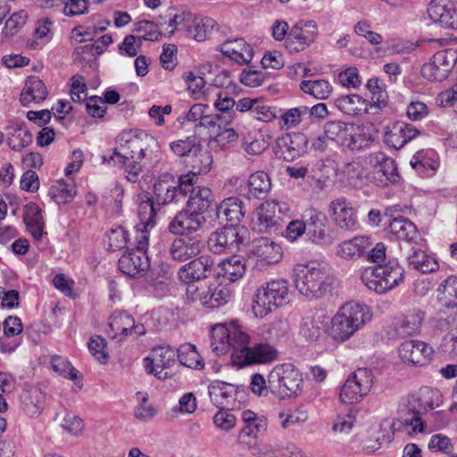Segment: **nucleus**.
<instances>
[{"label": "nucleus", "instance_id": "nucleus-1", "mask_svg": "<svg viewBox=\"0 0 457 457\" xmlns=\"http://www.w3.org/2000/svg\"><path fill=\"white\" fill-rule=\"evenodd\" d=\"M249 336L244 331L233 328L228 329L219 324L211 331V347L216 355L231 352V361L237 367L255 364H266L278 357L277 349L269 343H256L249 345Z\"/></svg>", "mask_w": 457, "mask_h": 457}, {"label": "nucleus", "instance_id": "nucleus-2", "mask_svg": "<svg viewBox=\"0 0 457 457\" xmlns=\"http://www.w3.org/2000/svg\"><path fill=\"white\" fill-rule=\"evenodd\" d=\"M117 147L110 160L120 164L130 182H137L143 167L159 162L162 159L158 140L145 131H122L117 137Z\"/></svg>", "mask_w": 457, "mask_h": 457}, {"label": "nucleus", "instance_id": "nucleus-3", "mask_svg": "<svg viewBox=\"0 0 457 457\" xmlns=\"http://www.w3.org/2000/svg\"><path fill=\"white\" fill-rule=\"evenodd\" d=\"M140 222L135 227L136 247L124 253L119 260L120 270L129 277L143 276L150 267L146 254L149 245L148 228L154 225L155 210L152 200L142 201L138 206Z\"/></svg>", "mask_w": 457, "mask_h": 457}, {"label": "nucleus", "instance_id": "nucleus-4", "mask_svg": "<svg viewBox=\"0 0 457 457\" xmlns=\"http://www.w3.org/2000/svg\"><path fill=\"white\" fill-rule=\"evenodd\" d=\"M293 280L298 292L309 298H320L331 287L329 269L319 262L298 263L293 270Z\"/></svg>", "mask_w": 457, "mask_h": 457}, {"label": "nucleus", "instance_id": "nucleus-5", "mask_svg": "<svg viewBox=\"0 0 457 457\" xmlns=\"http://www.w3.org/2000/svg\"><path fill=\"white\" fill-rule=\"evenodd\" d=\"M371 318L369 307L357 302L343 304L331 319L330 335L339 341H345L354 335Z\"/></svg>", "mask_w": 457, "mask_h": 457}, {"label": "nucleus", "instance_id": "nucleus-6", "mask_svg": "<svg viewBox=\"0 0 457 457\" xmlns=\"http://www.w3.org/2000/svg\"><path fill=\"white\" fill-rule=\"evenodd\" d=\"M404 278L403 268L395 261L383 265L366 268L361 275V282L378 294H386L399 286Z\"/></svg>", "mask_w": 457, "mask_h": 457}, {"label": "nucleus", "instance_id": "nucleus-7", "mask_svg": "<svg viewBox=\"0 0 457 457\" xmlns=\"http://www.w3.org/2000/svg\"><path fill=\"white\" fill-rule=\"evenodd\" d=\"M289 302L288 283L284 279L271 280L256 290L253 312L256 317H264L273 308L283 306Z\"/></svg>", "mask_w": 457, "mask_h": 457}, {"label": "nucleus", "instance_id": "nucleus-8", "mask_svg": "<svg viewBox=\"0 0 457 457\" xmlns=\"http://www.w3.org/2000/svg\"><path fill=\"white\" fill-rule=\"evenodd\" d=\"M216 22L211 18H195L190 12H180L175 14L169 20L168 27L171 28L168 31L170 35L174 30L182 31L185 36L197 41H204L209 38Z\"/></svg>", "mask_w": 457, "mask_h": 457}, {"label": "nucleus", "instance_id": "nucleus-9", "mask_svg": "<svg viewBox=\"0 0 457 457\" xmlns=\"http://www.w3.org/2000/svg\"><path fill=\"white\" fill-rule=\"evenodd\" d=\"M269 388L279 397H292L300 391L302 378L299 371L290 363L276 366L268 377Z\"/></svg>", "mask_w": 457, "mask_h": 457}, {"label": "nucleus", "instance_id": "nucleus-10", "mask_svg": "<svg viewBox=\"0 0 457 457\" xmlns=\"http://www.w3.org/2000/svg\"><path fill=\"white\" fill-rule=\"evenodd\" d=\"M373 373L370 370L358 369L348 377L343 385L339 397L345 403L359 402L367 395L373 386Z\"/></svg>", "mask_w": 457, "mask_h": 457}, {"label": "nucleus", "instance_id": "nucleus-11", "mask_svg": "<svg viewBox=\"0 0 457 457\" xmlns=\"http://www.w3.org/2000/svg\"><path fill=\"white\" fill-rule=\"evenodd\" d=\"M241 228L230 225L217 228L212 232L208 241V249L214 254L234 253L244 242Z\"/></svg>", "mask_w": 457, "mask_h": 457}, {"label": "nucleus", "instance_id": "nucleus-12", "mask_svg": "<svg viewBox=\"0 0 457 457\" xmlns=\"http://www.w3.org/2000/svg\"><path fill=\"white\" fill-rule=\"evenodd\" d=\"M318 33L316 21H299L291 28L285 46L291 53L303 51L316 40Z\"/></svg>", "mask_w": 457, "mask_h": 457}, {"label": "nucleus", "instance_id": "nucleus-13", "mask_svg": "<svg viewBox=\"0 0 457 457\" xmlns=\"http://www.w3.org/2000/svg\"><path fill=\"white\" fill-rule=\"evenodd\" d=\"M420 408V405L413 394L402 399L397 411L398 418L393 422L392 428L400 429L402 427H405L411 428L412 433L422 432L424 423L420 416L423 412Z\"/></svg>", "mask_w": 457, "mask_h": 457}, {"label": "nucleus", "instance_id": "nucleus-14", "mask_svg": "<svg viewBox=\"0 0 457 457\" xmlns=\"http://www.w3.org/2000/svg\"><path fill=\"white\" fill-rule=\"evenodd\" d=\"M324 134L330 141H335L341 146L351 150H359L361 144L359 142L360 135L356 134L353 123L341 120H329L324 124Z\"/></svg>", "mask_w": 457, "mask_h": 457}, {"label": "nucleus", "instance_id": "nucleus-15", "mask_svg": "<svg viewBox=\"0 0 457 457\" xmlns=\"http://www.w3.org/2000/svg\"><path fill=\"white\" fill-rule=\"evenodd\" d=\"M282 212L280 204L277 201L262 203L253 213V229L260 232H277L281 227L280 217L276 214Z\"/></svg>", "mask_w": 457, "mask_h": 457}, {"label": "nucleus", "instance_id": "nucleus-16", "mask_svg": "<svg viewBox=\"0 0 457 457\" xmlns=\"http://www.w3.org/2000/svg\"><path fill=\"white\" fill-rule=\"evenodd\" d=\"M306 230L313 243L330 245L334 238L325 213L316 209H308L304 212Z\"/></svg>", "mask_w": 457, "mask_h": 457}, {"label": "nucleus", "instance_id": "nucleus-17", "mask_svg": "<svg viewBox=\"0 0 457 457\" xmlns=\"http://www.w3.org/2000/svg\"><path fill=\"white\" fill-rule=\"evenodd\" d=\"M251 253L259 270L277 264L283 258L282 247L269 237L253 240Z\"/></svg>", "mask_w": 457, "mask_h": 457}, {"label": "nucleus", "instance_id": "nucleus-18", "mask_svg": "<svg viewBox=\"0 0 457 457\" xmlns=\"http://www.w3.org/2000/svg\"><path fill=\"white\" fill-rule=\"evenodd\" d=\"M308 140L303 133L285 134L276 140L274 153L279 159L292 162L306 151Z\"/></svg>", "mask_w": 457, "mask_h": 457}, {"label": "nucleus", "instance_id": "nucleus-19", "mask_svg": "<svg viewBox=\"0 0 457 457\" xmlns=\"http://www.w3.org/2000/svg\"><path fill=\"white\" fill-rule=\"evenodd\" d=\"M215 270L214 261L209 254H204L183 265L178 271L179 280L186 284L211 277Z\"/></svg>", "mask_w": 457, "mask_h": 457}, {"label": "nucleus", "instance_id": "nucleus-20", "mask_svg": "<svg viewBox=\"0 0 457 457\" xmlns=\"http://www.w3.org/2000/svg\"><path fill=\"white\" fill-rule=\"evenodd\" d=\"M176 349L170 345H162L153 349L151 357L145 359V369L158 378H166L168 372L164 371L176 362Z\"/></svg>", "mask_w": 457, "mask_h": 457}, {"label": "nucleus", "instance_id": "nucleus-21", "mask_svg": "<svg viewBox=\"0 0 457 457\" xmlns=\"http://www.w3.org/2000/svg\"><path fill=\"white\" fill-rule=\"evenodd\" d=\"M181 176L175 179L173 175L164 173L154 184V193L158 204H167L179 195L185 197L190 190H182Z\"/></svg>", "mask_w": 457, "mask_h": 457}, {"label": "nucleus", "instance_id": "nucleus-22", "mask_svg": "<svg viewBox=\"0 0 457 457\" xmlns=\"http://www.w3.org/2000/svg\"><path fill=\"white\" fill-rule=\"evenodd\" d=\"M204 241L199 234L181 237L173 240L170 246V255L174 261L186 262L197 256L204 248Z\"/></svg>", "mask_w": 457, "mask_h": 457}, {"label": "nucleus", "instance_id": "nucleus-23", "mask_svg": "<svg viewBox=\"0 0 457 457\" xmlns=\"http://www.w3.org/2000/svg\"><path fill=\"white\" fill-rule=\"evenodd\" d=\"M367 160L368 163L374 169L376 178L381 186L398 181L399 174L395 160L381 152L370 154Z\"/></svg>", "mask_w": 457, "mask_h": 457}, {"label": "nucleus", "instance_id": "nucleus-24", "mask_svg": "<svg viewBox=\"0 0 457 457\" xmlns=\"http://www.w3.org/2000/svg\"><path fill=\"white\" fill-rule=\"evenodd\" d=\"M205 222L206 218L204 216H199L187 209L172 218L168 228L174 235L191 237V234H197V231L202 228Z\"/></svg>", "mask_w": 457, "mask_h": 457}, {"label": "nucleus", "instance_id": "nucleus-25", "mask_svg": "<svg viewBox=\"0 0 457 457\" xmlns=\"http://www.w3.org/2000/svg\"><path fill=\"white\" fill-rule=\"evenodd\" d=\"M400 358L413 365L427 364L433 353V348L420 340H407L401 344L398 349Z\"/></svg>", "mask_w": 457, "mask_h": 457}, {"label": "nucleus", "instance_id": "nucleus-26", "mask_svg": "<svg viewBox=\"0 0 457 457\" xmlns=\"http://www.w3.org/2000/svg\"><path fill=\"white\" fill-rule=\"evenodd\" d=\"M420 134V130L412 124L395 121L386 127L384 140L388 146L400 149Z\"/></svg>", "mask_w": 457, "mask_h": 457}, {"label": "nucleus", "instance_id": "nucleus-27", "mask_svg": "<svg viewBox=\"0 0 457 457\" xmlns=\"http://www.w3.org/2000/svg\"><path fill=\"white\" fill-rule=\"evenodd\" d=\"M212 162V155L209 152L204 151L202 145H200V150L193 153L190 156L188 165L191 167V170L181 175L182 190H191L195 184L196 176L201 173H207L211 169Z\"/></svg>", "mask_w": 457, "mask_h": 457}, {"label": "nucleus", "instance_id": "nucleus-28", "mask_svg": "<svg viewBox=\"0 0 457 457\" xmlns=\"http://www.w3.org/2000/svg\"><path fill=\"white\" fill-rule=\"evenodd\" d=\"M425 313L418 309H412L398 316L393 322L395 334L398 337H413L420 332Z\"/></svg>", "mask_w": 457, "mask_h": 457}, {"label": "nucleus", "instance_id": "nucleus-29", "mask_svg": "<svg viewBox=\"0 0 457 457\" xmlns=\"http://www.w3.org/2000/svg\"><path fill=\"white\" fill-rule=\"evenodd\" d=\"M372 245L369 237L356 236L338 244L336 247V255L345 261H356L364 258Z\"/></svg>", "mask_w": 457, "mask_h": 457}, {"label": "nucleus", "instance_id": "nucleus-30", "mask_svg": "<svg viewBox=\"0 0 457 457\" xmlns=\"http://www.w3.org/2000/svg\"><path fill=\"white\" fill-rule=\"evenodd\" d=\"M239 387L221 380H214L208 386V393L212 403L221 409L234 408Z\"/></svg>", "mask_w": 457, "mask_h": 457}, {"label": "nucleus", "instance_id": "nucleus-31", "mask_svg": "<svg viewBox=\"0 0 457 457\" xmlns=\"http://www.w3.org/2000/svg\"><path fill=\"white\" fill-rule=\"evenodd\" d=\"M330 211L335 223L342 229L354 231L358 228L356 211L345 198H337L331 202Z\"/></svg>", "mask_w": 457, "mask_h": 457}, {"label": "nucleus", "instance_id": "nucleus-32", "mask_svg": "<svg viewBox=\"0 0 457 457\" xmlns=\"http://www.w3.org/2000/svg\"><path fill=\"white\" fill-rule=\"evenodd\" d=\"M328 320V316L322 311L306 313L300 325V335L307 341H318L325 333Z\"/></svg>", "mask_w": 457, "mask_h": 457}, {"label": "nucleus", "instance_id": "nucleus-33", "mask_svg": "<svg viewBox=\"0 0 457 457\" xmlns=\"http://www.w3.org/2000/svg\"><path fill=\"white\" fill-rule=\"evenodd\" d=\"M218 50L239 65L249 63L253 56V47L244 38L226 40Z\"/></svg>", "mask_w": 457, "mask_h": 457}, {"label": "nucleus", "instance_id": "nucleus-34", "mask_svg": "<svg viewBox=\"0 0 457 457\" xmlns=\"http://www.w3.org/2000/svg\"><path fill=\"white\" fill-rule=\"evenodd\" d=\"M455 12V4L451 0H431L428 7V16L434 22L450 29H453Z\"/></svg>", "mask_w": 457, "mask_h": 457}, {"label": "nucleus", "instance_id": "nucleus-35", "mask_svg": "<svg viewBox=\"0 0 457 457\" xmlns=\"http://www.w3.org/2000/svg\"><path fill=\"white\" fill-rule=\"evenodd\" d=\"M190 196L187 203V209L199 216H204L209 210L215 208L213 195L210 188L205 187H195L188 192Z\"/></svg>", "mask_w": 457, "mask_h": 457}, {"label": "nucleus", "instance_id": "nucleus-36", "mask_svg": "<svg viewBox=\"0 0 457 457\" xmlns=\"http://www.w3.org/2000/svg\"><path fill=\"white\" fill-rule=\"evenodd\" d=\"M134 326V318L125 311H115L109 319L108 335L119 342L123 341Z\"/></svg>", "mask_w": 457, "mask_h": 457}, {"label": "nucleus", "instance_id": "nucleus-37", "mask_svg": "<svg viewBox=\"0 0 457 457\" xmlns=\"http://www.w3.org/2000/svg\"><path fill=\"white\" fill-rule=\"evenodd\" d=\"M47 95L48 91L44 82L37 76H29L26 79L20 101L22 105L28 106L32 102L39 103L44 101Z\"/></svg>", "mask_w": 457, "mask_h": 457}, {"label": "nucleus", "instance_id": "nucleus-38", "mask_svg": "<svg viewBox=\"0 0 457 457\" xmlns=\"http://www.w3.org/2000/svg\"><path fill=\"white\" fill-rule=\"evenodd\" d=\"M388 230L398 239L407 242L415 243L420 238V233L415 224L401 215L390 220Z\"/></svg>", "mask_w": 457, "mask_h": 457}, {"label": "nucleus", "instance_id": "nucleus-39", "mask_svg": "<svg viewBox=\"0 0 457 457\" xmlns=\"http://www.w3.org/2000/svg\"><path fill=\"white\" fill-rule=\"evenodd\" d=\"M243 203L237 197H228L223 200L219 205H215V212L218 220L233 222H239L245 215Z\"/></svg>", "mask_w": 457, "mask_h": 457}, {"label": "nucleus", "instance_id": "nucleus-40", "mask_svg": "<svg viewBox=\"0 0 457 457\" xmlns=\"http://www.w3.org/2000/svg\"><path fill=\"white\" fill-rule=\"evenodd\" d=\"M335 104L347 115L358 116L369 112L368 100L357 94L339 96L336 99Z\"/></svg>", "mask_w": 457, "mask_h": 457}, {"label": "nucleus", "instance_id": "nucleus-41", "mask_svg": "<svg viewBox=\"0 0 457 457\" xmlns=\"http://www.w3.org/2000/svg\"><path fill=\"white\" fill-rule=\"evenodd\" d=\"M40 207L35 203L24 206L23 220L29 232L36 240H40L44 232V220Z\"/></svg>", "mask_w": 457, "mask_h": 457}, {"label": "nucleus", "instance_id": "nucleus-42", "mask_svg": "<svg viewBox=\"0 0 457 457\" xmlns=\"http://www.w3.org/2000/svg\"><path fill=\"white\" fill-rule=\"evenodd\" d=\"M202 305L214 309L227 303L231 299V292L225 286L219 285L213 288L209 287L206 292L199 294Z\"/></svg>", "mask_w": 457, "mask_h": 457}, {"label": "nucleus", "instance_id": "nucleus-43", "mask_svg": "<svg viewBox=\"0 0 457 457\" xmlns=\"http://www.w3.org/2000/svg\"><path fill=\"white\" fill-rule=\"evenodd\" d=\"M438 302L446 309H453L457 306V277H447L438 287Z\"/></svg>", "mask_w": 457, "mask_h": 457}, {"label": "nucleus", "instance_id": "nucleus-44", "mask_svg": "<svg viewBox=\"0 0 457 457\" xmlns=\"http://www.w3.org/2000/svg\"><path fill=\"white\" fill-rule=\"evenodd\" d=\"M248 196L264 199L271 188L269 175L264 171L253 173L248 179Z\"/></svg>", "mask_w": 457, "mask_h": 457}, {"label": "nucleus", "instance_id": "nucleus-45", "mask_svg": "<svg viewBox=\"0 0 457 457\" xmlns=\"http://www.w3.org/2000/svg\"><path fill=\"white\" fill-rule=\"evenodd\" d=\"M407 259L409 265L421 273L433 272L439 267L436 260L422 250L412 248Z\"/></svg>", "mask_w": 457, "mask_h": 457}, {"label": "nucleus", "instance_id": "nucleus-46", "mask_svg": "<svg viewBox=\"0 0 457 457\" xmlns=\"http://www.w3.org/2000/svg\"><path fill=\"white\" fill-rule=\"evenodd\" d=\"M300 89L319 100L328 99L333 92L332 85L326 79L303 80Z\"/></svg>", "mask_w": 457, "mask_h": 457}, {"label": "nucleus", "instance_id": "nucleus-47", "mask_svg": "<svg viewBox=\"0 0 457 457\" xmlns=\"http://www.w3.org/2000/svg\"><path fill=\"white\" fill-rule=\"evenodd\" d=\"M220 271L218 275H222L229 281H237L243 277L245 271V265L238 256H231L219 263Z\"/></svg>", "mask_w": 457, "mask_h": 457}, {"label": "nucleus", "instance_id": "nucleus-48", "mask_svg": "<svg viewBox=\"0 0 457 457\" xmlns=\"http://www.w3.org/2000/svg\"><path fill=\"white\" fill-rule=\"evenodd\" d=\"M423 413L439 406L442 403V394L438 389L428 386L422 387L417 394H413Z\"/></svg>", "mask_w": 457, "mask_h": 457}, {"label": "nucleus", "instance_id": "nucleus-49", "mask_svg": "<svg viewBox=\"0 0 457 457\" xmlns=\"http://www.w3.org/2000/svg\"><path fill=\"white\" fill-rule=\"evenodd\" d=\"M177 359L183 366L199 369L204 367V361L194 345L184 344L176 349Z\"/></svg>", "mask_w": 457, "mask_h": 457}, {"label": "nucleus", "instance_id": "nucleus-50", "mask_svg": "<svg viewBox=\"0 0 457 457\" xmlns=\"http://www.w3.org/2000/svg\"><path fill=\"white\" fill-rule=\"evenodd\" d=\"M8 145L14 151H20L32 142V135L23 125L9 128Z\"/></svg>", "mask_w": 457, "mask_h": 457}, {"label": "nucleus", "instance_id": "nucleus-51", "mask_svg": "<svg viewBox=\"0 0 457 457\" xmlns=\"http://www.w3.org/2000/svg\"><path fill=\"white\" fill-rule=\"evenodd\" d=\"M75 195L74 186L67 184L62 179L56 181L49 188V195L57 204H65L71 202Z\"/></svg>", "mask_w": 457, "mask_h": 457}, {"label": "nucleus", "instance_id": "nucleus-52", "mask_svg": "<svg viewBox=\"0 0 457 457\" xmlns=\"http://www.w3.org/2000/svg\"><path fill=\"white\" fill-rule=\"evenodd\" d=\"M200 139L195 136L173 141L170 144L171 151L179 157H190L193 153L200 150Z\"/></svg>", "mask_w": 457, "mask_h": 457}, {"label": "nucleus", "instance_id": "nucleus-53", "mask_svg": "<svg viewBox=\"0 0 457 457\" xmlns=\"http://www.w3.org/2000/svg\"><path fill=\"white\" fill-rule=\"evenodd\" d=\"M42 394L35 390L30 394L25 395L22 399V410L30 418H37L44 409Z\"/></svg>", "mask_w": 457, "mask_h": 457}, {"label": "nucleus", "instance_id": "nucleus-54", "mask_svg": "<svg viewBox=\"0 0 457 457\" xmlns=\"http://www.w3.org/2000/svg\"><path fill=\"white\" fill-rule=\"evenodd\" d=\"M164 29V24L161 22L160 24H155L150 21H141L135 25V31L138 33H143L142 36H138V37L143 40L149 41H157L161 37V29ZM168 28H165L167 29Z\"/></svg>", "mask_w": 457, "mask_h": 457}, {"label": "nucleus", "instance_id": "nucleus-55", "mask_svg": "<svg viewBox=\"0 0 457 457\" xmlns=\"http://www.w3.org/2000/svg\"><path fill=\"white\" fill-rule=\"evenodd\" d=\"M436 154L432 150L418 151L411 160V165L413 169L420 171L421 169L435 170L438 164L434 159Z\"/></svg>", "mask_w": 457, "mask_h": 457}, {"label": "nucleus", "instance_id": "nucleus-56", "mask_svg": "<svg viewBox=\"0 0 457 457\" xmlns=\"http://www.w3.org/2000/svg\"><path fill=\"white\" fill-rule=\"evenodd\" d=\"M280 426L283 428H290L304 423L308 420V414L302 410H287L278 412V415Z\"/></svg>", "mask_w": 457, "mask_h": 457}, {"label": "nucleus", "instance_id": "nucleus-57", "mask_svg": "<svg viewBox=\"0 0 457 457\" xmlns=\"http://www.w3.org/2000/svg\"><path fill=\"white\" fill-rule=\"evenodd\" d=\"M433 58L435 59V63H437L441 71L448 77L449 73L457 63V50L447 48L438 51Z\"/></svg>", "mask_w": 457, "mask_h": 457}, {"label": "nucleus", "instance_id": "nucleus-58", "mask_svg": "<svg viewBox=\"0 0 457 457\" xmlns=\"http://www.w3.org/2000/svg\"><path fill=\"white\" fill-rule=\"evenodd\" d=\"M136 397L138 404L134 411L135 417L139 420L154 418L156 415L157 411L151 403H148V394L137 392L136 394Z\"/></svg>", "mask_w": 457, "mask_h": 457}, {"label": "nucleus", "instance_id": "nucleus-59", "mask_svg": "<svg viewBox=\"0 0 457 457\" xmlns=\"http://www.w3.org/2000/svg\"><path fill=\"white\" fill-rule=\"evenodd\" d=\"M28 19V12L24 10L13 12L5 21L3 34L5 37H13L25 25Z\"/></svg>", "mask_w": 457, "mask_h": 457}, {"label": "nucleus", "instance_id": "nucleus-60", "mask_svg": "<svg viewBox=\"0 0 457 457\" xmlns=\"http://www.w3.org/2000/svg\"><path fill=\"white\" fill-rule=\"evenodd\" d=\"M53 370L61 376L71 380H76L79 378V371L71 364V362L62 356H54L51 359Z\"/></svg>", "mask_w": 457, "mask_h": 457}, {"label": "nucleus", "instance_id": "nucleus-61", "mask_svg": "<svg viewBox=\"0 0 457 457\" xmlns=\"http://www.w3.org/2000/svg\"><path fill=\"white\" fill-rule=\"evenodd\" d=\"M309 112V107L302 105L287 110L285 112H280L279 117L283 122V127L287 129L296 127L301 121L302 118L307 115Z\"/></svg>", "mask_w": 457, "mask_h": 457}, {"label": "nucleus", "instance_id": "nucleus-62", "mask_svg": "<svg viewBox=\"0 0 457 457\" xmlns=\"http://www.w3.org/2000/svg\"><path fill=\"white\" fill-rule=\"evenodd\" d=\"M237 137L238 136L233 129L225 128L210 141V145L212 149L223 150L236 142Z\"/></svg>", "mask_w": 457, "mask_h": 457}, {"label": "nucleus", "instance_id": "nucleus-63", "mask_svg": "<svg viewBox=\"0 0 457 457\" xmlns=\"http://www.w3.org/2000/svg\"><path fill=\"white\" fill-rule=\"evenodd\" d=\"M280 115V110L257 100L253 109V116L263 122H270Z\"/></svg>", "mask_w": 457, "mask_h": 457}, {"label": "nucleus", "instance_id": "nucleus-64", "mask_svg": "<svg viewBox=\"0 0 457 457\" xmlns=\"http://www.w3.org/2000/svg\"><path fill=\"white\" fill-rule=\"evenodd\" d=\"M428 448L431 451L441 452L448 457H456L453 453L454 445L452 444L450 438L442 434H436L431 436Z\"/></svg>", "mask_w": 457, "mask_h": 457}]
</instances>
